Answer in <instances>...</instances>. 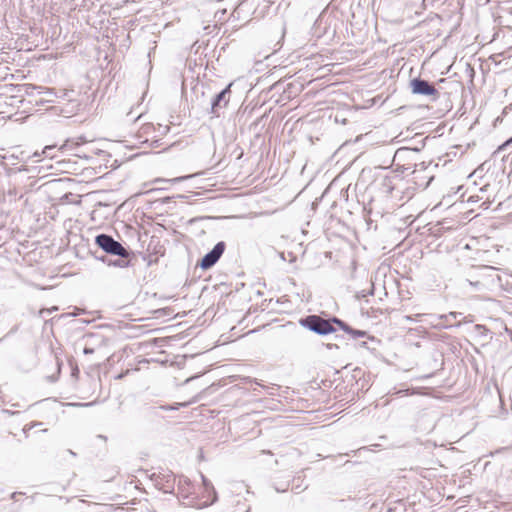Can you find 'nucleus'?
Here are the masks:
<instances>
[{"label": "nucleus", "mask_w": 512, "mask_h": 512, "mask_svg": "<svg viewBox=\"0 0 512 512\" xmlns=\"http://www.w3.org/2000/svg\"><path fill=\"white\" fill-rule=\"evenodd\" d=\"M289 484H287L284 487L275 486V490L279 493L286 492L288 490Z\"/></svg>", "instance_id": "393cba45"}, {"label": "nucleus", "mask_w": 512, "mask_h": 512, "mask_svg": "<svg viewBox=\"0 0 512 512\" xmlns=\"http://www.w3.org/2000/svg\"><path fill=\"white\" fill-rule=\"evenodd\" d=\"M200 88H201V90H202V91H201V97H202V98H204V97H205V90H204V88H205V87H204V85H201V87H200Z\"/></svg>", "instance_id": "c756f323"}, {"label": "nucleus", "mask_w": 512, "mask_h": 512, "mask_svg": "<svg viewBox=\"0 0 512 512\" xmlns=\"http://www.w3.org/2000/svg\"><path fill=\"white\" fill-rule=\"evenodd\" d=\"M94 403L93 402H87V403H73L72 405L73 406H81V407H89V406H92Z\"/></svg>", "instance_id": "a878e982"}, {"label": "nucleus", "mask_w": 512, "mask_h": 512, "mask_svg": "<svg viewBox=\"0 0 512 512\" xmlns=\"http://www.w3.org/2000/svg\"><path fill=\"white\" fill-rule=\"evenodd\" d=\"M95 244L110 255L130 257L132 254V252L125 248L119 241H116L111 235L105 233H101L95 237Z\"/></svg>", "instance_id": "f03ea898"}, {"label": "nucleus", "mask_w": 512, "mask_h": 512, "mask_svg": "<svg viewBox=\"0 0 512 512\" xmlns=\"http://www.w3.org/2000/svg\"><path fill=\"white\" fill-rule=\"evenodd\" d=\"M189 176H185V177H177V178H174L172 180H165V179H156L155 182H181L185 179H187Z\"/></svg>", "instance_id": "412c9836"}, {"label": "nucleus", "mask_w": 512, "mask_h": 512, "mask_svg": "<svg viewBox=\"0 0 512 512\" xmlns=\"http://www.w3.org/2000/svg\"><path fill=\"white\" fill-rule=\"evenodd\" d=\"M98 260L102 261L103 263H106L111 261L110 259H108L107 256H101V257H97Z\"/></svg>", "instance_id": "cd10ccee"}, {"label": "nucleus", "mask_w": 512, "mask_h": 512, "mask_svg": "<svg viewBox=\"0 0 512 512\" xmlns=\"http://www.w3.org/2000/svg\"><path fill=\"white\" fill-rule=\"evenodd\" d=\"M8 194H9V195H11V196H15V195H16V191H15V189H13V190H12V189H10V190L8 191Z\"/></svg>", "instance_id": "7c9ffc66"}, {"label": "nucleus", "mask_w": 512, "mask_h": 512, "mask_svg": "<svg viewBox=\"0 0 512 512\" xmlns=\"http://www.w3.org/2000/svg\"><path fill=\"white\" fill-rule=\"evenodd\" d=\"M343 331L345 333L349 334L353 339L364 338V337L373 339V337L368 336V333L366 331L354 329L349 325H348V329L345 328Z\"/></svg>", "instance_id": "9b49d317"}, {"label": "nucleus", "mask_w": 512, "mask_h": 512, "mask_svg": "<svg viewBox=\"0 0 512 512\" xmlns=\"http://www.w3.org/2000/svg\"><path fill=\"white\" fill-rule=\"evenodd\" d=\"M190 404V402H181V403H174V404H167V405H160L158 407H153V410L160 409L163 411H176L179 410L181 407H187Z\"/></svg>", "instance_id": "9d476101"}, {"label": "nucleus", "mask_w": 512, "mask_h": 512, "mask_svg": "<svg viewBox=\"0 0 512 512\" xmlns=\"http://www.w3.org/2000/svg\"><path fill=\"white\" fill-rule=\"evenodd\" d=\"M150 478L154 482L155 487L164 493H172L174 491L175 476L171 471L161 470L154 472Z\"/></svg>", "instance_id": "39448f33"}, {"label": "nucleus", "mask_w": 512, "mask_h": 512, "mask_svg": "<svg viewBox=\"0 0 512 512\" xmlns=\"http://www.w3.org/2000/svg\"><path fill=\"white\" fill-rule=\"evenodd\" d=\"M232 85L233 83H229L224 89L211 98L209 107H207L206 110L212 117H219L220 110L228 105Z\"/></svg>", "instance_id": "20e7f679"}, {"label": "nucleus", "mask_w": 512, "mask_h": 512, "mask_svg": "<svg viewBox=\"0 0 512 512\" xmlns=\"http://www.w3.org/2000/svg\"><path fill=\"white\" fill-rule=\"evenodd\" d=\"M458 315H461V313H459V312H450L448 314L439 315L438 317H436V319L439 321V323L438 324H434V328H437V329H447V328L452 327L453 326L452 324H445V323H442L441 321L442 320H447V318L456 319Z\"/></svg>", "instance_id": "1a4fd4ad"}, {"label": "nucleus", "mask_w": 512, "mask_h": 512, "mask_svg": "<svg viewBox=\"0 0 512 512\" xmlns=\"http://www.w3.org/2000/svg\"><path fill=\"white\" fill-rule=\"evenodd\" d=\"M54 149L53 146H46L43 150V154L46 156V157H53V155H51V152Z\"/></svg>", "instance_id": "b1692460"}, {"label": "nucleus", "mask_w": 512, "mask_h": 512, "mask_svg": "<svg viewBox=\"0 0 512 512\" xmlns=\"http://www.w3.org/2000/svg\"><path fill=\"white\" fill-rule=\"evenodd\" d=\"M152 128H153L152 125L147 124L142 127V131H143V133H148L150 130H152Z\"/></svg>", "instance_id": "bb28decb"}, {"label": "nucleus", "mask_w": 512, "mask_h": 512, "mask_svg": "<svg viewBox=\"0 0 512 512\" xmlns=\"http://www.w3.org/2000/svg\"><path fill=\"white\" fill-rule=\"evenodd\" d=\"M409 86L412 94L414 95L424 96L432 101L439 98V91L436 89L434 84L421 77L411 79Z\"/></svg>", "instance_id": "7ed1b4c3"}, {"label": "nucleus", "mask_w": 512, "mask_h": 512, "mask_svg": "<svg viewBox=\"0 0 512 512\" xmlns=\"http://www.w3.org/2000/svg\"><path fill=\"white\" fill-rule=\"evenodd\" d=\"M94 352H95V347L89 346L88 344L85 343L84 348H83V353L88 355V354H93Z\"/></svg>", "instance_id": "4be33fe9"}, {"label": "nucleus", "mask_w": 512, "mask_h": 512, "mask_svg": "<svg viewBox=\"0 0 512 512\" xmlns=\"http://www.w3.org/2000/svg\"><path fill=\"white\" fill-rule=\"evenodd\" d=\"M510 144H512V136H511L509 139H507L504 143H502V144L497 148V150L495 151V153H498V152H500V151L505 150V148H506L507 146H509Z\"/></svg>", "instance_id": "aec40b11"}, {"label": "nucleus", "mask_w": 512, "mask_h": 512, "mask_svg": "<svg viewBox=\"0 0 512 512\" xmlns=\"http://www.w3.org/2000/svg\"><path fill=\"white\" fill-rule=\"evenodd\" d=\"M367 295H373V288L370 291H366V290L358 291L356 293L355 297L357 299H362V298H365Z\"/></svg>", "instance_id": "6ab92c4d"}, {"label": "nucleus", "mask_w": 512, "mask_h": 512, "mask_svg": "<svg viewBox=\"0 0 512 512\" xmlns=\"http://www.w3.org/2000/svg\"><path fill=\"white\" fill-rule=\"evenodd\" d=\"M84 142H86V140H84L82 137L78 138L77 140H67L62 148L63 149H72L74 146H78Z\"/></svg>", "instance_id": "f3484780"}, {"label": "nucleus", "mask_w": 512, "mask_h": 512, "mask_svg": "<svg viewBox=\"0 0 512 512\" xmlns=\"http://www.w3.org/2000/svg\"><path fill=\"white\" fill-rule=\"evenodd\" d=\"M70 454H72L73 456H75V453L71 450H69Z\"/></svg>", "instance_id": "c9c22d12"}, {"label": "nucleus", "mask_w": 512, "mask_h": 512, "mask_svg": "<svg viewBox=\"0 0 512 512\" xmlns=\"http://www.w3.org/2000/svg\"><path fill=\"white\" fill-rule=\"evenodd\" d=\"M20 492H14L11 494V499L16 500L17 495H20Z\"/></svg>", "instance_id": "c85d7f7f"}, {"label": "nucleus", "mask_w": 512, "mask_h": 512, "mask_svg": "<svg viewBox=\"0 0 512 512\" xmlns=\"http://www.w3.org/2000/svg\"><path fill=\"white\" fill-rule=\"evenodd\" d=\"M361 346H362V347H366V346H367V342H362V343H361Z\"/></svg>", "instance_id": "72a5a7b5"}, {"label": "nucleus", "mask_w": 512, "mask_h": 512, "mask_svg": "<svg viewBox=\"0 0 512 512\" xmlns=\"http://www.w3.org/2000/svg\"><path fill=\"white\" fill-rule=\"evenodd\" d=\"M382 186L386 193H391L393 191L392 178L385 176L382 181Z\"/></svg>", "instance_id": "a211bd4d"}, {"label": "nucleus", "mask_w": 512, "mask_h": 512, "mask_svg": "<svg viewBox=\"0 0 512 512\" xmlns=\"http://www.w3.org/2000/svg\"><path fill=\"white\" fill-rule=\"evenodd\" d=\"M395 511H396V508H392V507L388 508V510H387V512H395Z\"/></svg>", "instance_id": "473e14b6"}, {"label": "nucleus", "mask_w": 512, "mask_h": 512, "mask_svg": "<svg viewBox=\"0 0 512 512\" xmlns=\"http://www.w3.org/2000/svg\"><path fill=\"white\" fill-rule=\"evenodd\" d=\"M83 339L86 344L95 347V350L105 346L107 343V339L100 333H87L84 335Z\"/></svg>", "instance_id": "6e6552de"}, {"label": "nucleus", "mask_w": 512, "mask_h": 512, "mask_svg": "<svg viewBox=\"0 0 512 512\" xmlns=\"http://www.w3.org/2000/svg\"><path fill=\"white\" fill-rule=\"evenodd\" d=\"M130 257H119L118 259L116 260H112V261H109L107 262V265L108 266H113V267H119V268H126L130 265Z\"/></svg>", "instance_id": "f8f14e48"}, {"label": "nucleus", "mask_w": 512, "mask_h": 512, "mask_svg": "<svg viewBox=\"0 0 512 512\" xmlns=\"http://www.w3.org/2000/svg\"><path fill=\"white\" fill-rule=\"evenodd\" d=\"M450 321H451V318H447V320H442L441 322L445 323V324H450Z\"/></svg>", "instance_id": "2f4dec72"}, {"label": "nucleus", "mask_w": 512, "mask_h": 512, "mask_svg": "<svg viewBox=\"0 0 512 512\" xmlns=\"http://www.w3.org/2000/svg\"><path fill=\"white\" fill-rule=\"evenodd\" d=\"M299 324L320 336H326L336 331V328L331 325L330 321H326V319L316 314L300 318Z\"/></svg>", "instance_id": "f257e3e1"}, {"label": "nucleus", "mask_w": 512, "mask_h": 512, "mask_svg": "<svg viewBox=\"0 0 512 512\" xmlns=\"http://www.w3.org/2000/svg\"><path fill=\"white\" fill-rule=\"evenodd\" d=\"M43 86H37L34 84L25 85V93L28 96L34 97L40 95Z\"/></svg>", "instance_id": "ddd939ff"}, {"label": "nucleus", "mask_w": 512, "mask_h": 512, "mask_svg": "<svg viewBox=\"0 0 512 512\" xmlns=\"http://www.w3.org/2000/svg\"><path fill=\"white\" fill-rule=\"evenodd\" d=\"M58 97V93L55 89L43 86L40 95L35 99V105L39 106L47 103H53Z\"/></svg>", "instance_id": "0eeeda50"}, {"label": "nucleus", "mask_w": 512, "mask_h": 512, "mask_svg": "<svg viewBox=\"0 0 512 512\" xmlns=\"http://www.w3.org/2000/svg\"><path fill=\"white\" fill-rule=\"evenodd\" d=\"M302 482H303V480L301 479L300 476L294 477L292 480V491H294L295 493H300V492L304 491L305 489H307L308 486L307 485L303 486Z\"/></svg>", "instance_id": "4468645a"}, {"label": "nucleus", "mask_w": 512, "mask_h": 512, "mask_svg": "<svg viewBox=\"0 0 512 512\" xmlns=\"http://www.w3.org/2000/svg\"><path fill=\"white\" fill-rule=\"evenodd\" d=\"M201 479H202V482H203V485H204L205 489L207 491L211 490V492L213 493L212 503L216 502V500H217V493H216L215 488L213 487L212 483L203 474H201Z\"/></svg>", "instance_id": "2eb2a0df"}, {"label": "nucleus", "mask_w": 512, "mask_h": 512, "mask_svg": "<svg viewBox=\"0 0 512 512\" xmlns=\"http://www.w3.org/2000/svg\"><path fill=\"white\" fill-rule=\"evenodd\" d=\"M326 321H330L332 326H334V324L337 325L342 331L345 328L348 329V324L336 316L326 319Z\"/></svg>", "instance_id": "dca6fc26"}, {"label": "nucleus", "mask_w": 512, "mask_h": 512, "mask_svg": "<svg viewBox=\"0 0 512 512\" xmlns=\"http://www.w3.org/2000/svg\"><path fill=\"white\" fill-rule=\"evenodd\" d=\"M226 249V243L224 241L217 242L214 247L206 253L199 261V266L203 270L212 268L221 258Z\"/></svg>", "instance_id": "423d86ee"}, {"label": "nucleus", "mask_w": 512, "mask_h": 512, "mask_svg": "<svg viewBox=\"0 0 512 512\" xmlns=\"http://www.w3.org/2000/svg\"><path fill=\"white\" fill-rule=\"evenodd\" d=\"M198 90H199V87H197V86H196V87L194 88V92H195V93H197V92H198Z\"/></svg>", "instance_id": "f704fd0d"}, {"label": "nucleus", "mask_w": 512, "mask_h": 512, "mask_svg": "<svg viewBox=\"0 0 512 512\" xmlns=\"http://www.w3.org/2000/svg\"><path fill=\"white\" fill-rule=\"evenodd\" d=\"M428 318H429V323L434 327V324H438L439 321L436 319V317H438L439 315H432V314H429V315H426Z\"/></svg>", "instance_id": "5701e85b"}]
</instances>
